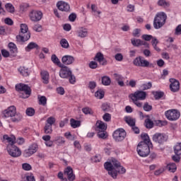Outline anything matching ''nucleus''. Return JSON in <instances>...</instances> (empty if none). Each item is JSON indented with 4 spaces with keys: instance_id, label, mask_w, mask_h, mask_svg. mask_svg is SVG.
Listing matches in <instances>:
<instances>
[{
    "instance_id": "1",
    "label": "nucleus",
    "mask_w": 181,
    "mask_h": 181,
    "mask_svg": "<svg viewBox=\"0 0 181 181\" xmlns=\"http://www.w3.org/2000/svg\"><path fill=\"white\" fill-rule=\"evenodd\" d=\"M29 28L26 24L21 25V32L18 35L16 36V40L18 43H25L30 39V33H29Z\"/></svg>"
},
{
    "instance_id": "2",
    "label": "nucleus",
    "mask_w": 181,
    "mask_h": 181,
    "mask_svg": "<svg viewBox=\"0 0 181 181\" xmlns=\"http://www.w3.org/2000/svg\"><path fill=\"white\" fill-rule=\"evenodd\" d=\"M166 14L163 12L158 13L154 18L153 21V28L155 29H160L165 23H166V19H167Z\"/></svg>"
},
{
    "instance_id": "3",
    "label": "nucleus",
    "mask_w": 181,
    "mask_h": 181,
    "mask_svg": "<svg viewBox=\"0 0 181 181\" xmlns=\"http://www.w3.org/2000/svg\"><path fill=\"white\" fill-rule=\"evenodd\" d=\"M133 64L136 67H155L153 64L150 63L148 60L145 59V57L142 56H139L136 57L133 61Z\"/></svg>"
},
{
    "instance_id": "4",
    "label": "nucleus",
    "mask_w": 181,
    "mask_h": 181,
    "mask_svg": "<svg viewBox=\"0 0 181 181\" xmlns=\"http://www.w3.org/2000/svg\"><path fill=\"white\" fill-rule=\"evenodd\" d=\"M151 146L144 143H139L137 146V153L141 158H146L151 153Z\"/></svg>"
},
{
    "instance_id": "5",
    "label": "nucleus",
    "mask_w": 181,
    "mask_h": 181,
    "mask_svg": "<svg viewBox=\"0 0 181 181\" xmlns=\"http://www.w3.org/2000/svg\"><path fill=\"white\" fill-rule=\"evenodd\" d=\"M7 152L10 156H12V158H19L21 155H22V151L19 149V148L15 144L12 145H7L6 147Z\"/></svg>"
},
{
    "instance_id": "6",
    "label": "nucleus",
    "mask_w": 181,
    "mask_h": 181,
    "mask_svg": "<svg viewBox=\"0 0 181 181\" xmlns=\"http://www.w3.org/2000/svg\"><path fill=\"white\" fill-rule=\"evenodd\" d=\"M16 90L17 91H23L25 95L22 96L23 98H29L30 94H32V90L30 87L26 84L20 83L16 86Z\"/></svg>"
},
{
    "instance_id": "7",
    "label": "nucleus",
    "mask_w": 181,
    "mask_h": 181,
    "mask_svg": "<svg viewBox=\"0 0 181 181\" xmlns=\"http://www.w3.org/2000/svg\"><path fill=\"white\" fill-rule=\"evenodd\" d=\"M165 115L169 121H177L180 118V112L177 110H170L165 112Z\"/></svg>"
},
{
    "instance_id": "8",
    "label": "nucleus",
    "mask_w": 181,
    "mask_h": 181,
    "mask_svg": "<svg viewBox=\"0 0 181 181\" xmlns=\"http://www.w3.org/2000/svg\"><path fill=\"white\" fill-rule=\"evenodd\" d=\"M105 169L108 171V175L113 179H115L118 176V171L115 170V166L112 163H105L104 164Z\"/></svg>"
},
{
    "instance_id": "9",
    "label": "nucleus",
    "mask_w": 181,
    "mask_h": 181,
    "mask_svg": "<svg viewBox=\"0 0 181 181\" xmlns=\"http://www.w3.org/2000/svg\"><path fill=\"white\" fill-rule=\"evenodd\" d=\"M153 141L156 144H158V145H163L168 141V136L163 133H156L153 135Z\"/></svg>"
},
{
    "instance_id": "10",
    "label": "nucleus",
    "mask_w": 181,
    "mask_h": 181,
    "mask_svg": "<svg viewBox=\"0 0 181 181\" xmlns=\"http://www.w3.org/2000/svg\"><path fill=\"white\" fill-rule=\"evenodd\" d=\"M125 136H127V132L124 129H119L114 132L113 138L116 142H121L125 139Z\"/></svg>"
},
{
    "instance_id": "11",
    "label": "nucleus",
    "mask_w": 181,
    "mask_h": 181,
    "mask_svg": "<svg viewBox=\"0 0 181 181\" xmlns=\"http://www.w3.org/2000/svg\"><path fill=\"white\" fill-rule=\"evenodd\" d=\"M56 122V119L53 117H49L47 118L45 124V127L44 128L45 134H52L53 132L52 126Z\"/></svg>"
},
{
    "instance_id": "12",
    "label": "nucleus",
    "mask_w": 181,
    "mask_h": 181,
    "mask_svg": "<svg viewBox=\"0 0 181 181\" xmlns=\"http://www.w3.org/2000/svg\"><path fill=\"white\" fill-rule=\"evenodd\" d=\"M61 69L59 70V76L61 78H69L71 76V70L70 68L64 64L59 66Z\"/></svg>"
},
{
    "instance_id": "13",
    "label": "nucleus",
    "mask_w": 181,
    "mask_h": 181,
    "mask_svg": "<svg viewBox=\"0 0 181 181\" xmlns=\"http://www.w3.org/2000/svg\"><path fill=\"white\" fill-rule=\"evenodd\" d=\"M129 97L131 100H144L146 98V92L137 90L134 93L130 94Z\"/></svg>"
},
{
    "instance_id": "14",
    "label": "nucleus",
    "mask_w": 181,
    "mask_h": 181,
    "mask_svg": "<svg viewBox=\"0 0 181 181\" xmlns=\"http://www.w3.org/2000/svg\"><path fill=\"white\" fill-rule=\"evenodd\" d=\"M29 16L30 21H32L33 22H39V21L42 19L43 13H42V11L33 10L30 13Z\"/></svg>"
},
{
    "instance_id": "15",
    "label": "nucleus",
    "mask_w": 181,
    "mask_h": 181,
    "mask_svg": "<svg viewBox=\"0 0 181 181\" xmlns=\"http://www.w3.org/2000/svg\"><path fill=\"white\" fill-rule=\"evenodd\" d=\"M112 163H113V165L115 168V170L117 171V173L124 175V173L127 172V170L125 169V168L121 166V163H119V161L117 160L115 158H113L112 160Z\"/></svg>"
},
{
    "instance_id": "16",
    "label": "nucleus",
    "mask_w": 181,
    "mask_h": 181,
    "mask_svg": "<svg viewBox=\"0 0 181 181\" xmlns=\"http://www.w3.org/2000/svg\"><path fill=\"white\" fill-rule=\"evenodd\" d=\"M170 90L173 91V93H176L178 90H180V83L179 82V81L175 78H170Z\"/></svg>"
},
{
    "instance_id": "17",
    "label": "nucleus",
    "mask_w": 181,
    "mask_h": 181,
    "mask_svg": "<svg viewBox=\"0 0 181 181\" xmlns=\"http://www.w3.org/2000/svg\"><path fill=\"white\" fill-rule=\"evenodd\" d=\"M16 114V107L15 106H10L8 109L4 110L3 115H4L5 118H12L13 115Z\"/></svg>"
},
{
    "instance_id": "18",
    "label": "nucleus",
    "mask_w": 181,
    "mask_h": 181,
    "mask_svg": "<svg viewBox=\"0 0 181 181\" xmlns=\"http://www.w3.org/2000/svg\"><path fill=\"white\" fill-rule=\"evenodd\" d=\"M57 6L59 11L62 12H69L70 11V5L64 1H59L57 4Z\"/></svg>"
},
{
    "instance_id": "19",
    "label": "nucleus",
    "mask_w": 181,
    "mask_h": 181,
    "mask_svg": "<svg viewBox=\"0 0 181 181\" xmlns=\"http://www.w3.org/2000/svg\"><path fill=\"white\" fill-rule=\"evenodd\" d=\"M94 60H96V62H98V63H100L102 66H106L107 64V60L104 59V54L101 52H98L95 57Z\"/></svg>"
},
{
    "instance_id": "20",
    "label": "nucleus",
    "mask_w": 181,
    "mask_h": 181,
    "mask_svg": "<svg viewBox=\"0 0 181 181\" xmlns=\"http://www.w3.org/2000/svg\"><path fill=\"white\" fill-rule=\"evenodd\" d=\"M132 45L137 47L139 46H145V47H149V43L145 41H143L140 39L132 40Z\"/></svg>"
},
{
    "instance_id": "21",
    "label": "nucleus",
    "mask_w": 181,
    "mask_h": 181,
    "mask_svg": "<svg viewBox=\"0 0 181 181\" xmlns=\"http://www.w3.org/2000/svg\"><path fill=\"white\" fill-rule=\"evenodd\" d=\"M62 62L63 64L69 66L74 63V58L71 55H65L62 58Z\"/></svg>"
},
{
    "instance_id": "22",
    "label": "nucleus",
    "mask_w": 181,
    "mask_h": 181,
    "mask_svg": "<svg viewBox=\"0 0 181 181\" xmlns=\"http://www.w3.org/2000/svg\"><path fill=\"white\" fill-rule=\"evenodd\" d=\"M64 175H66L68 180L70 181H73L74 179H76V175L73 174V168H71V167H67L65 169Z\"/></svg>"
},
{
    "instance_id": "23",
    "label": "nucleus",
    "mask_w": 181,
    "mask_h": 181,
    "mask_svg": "<svg viewBox=\"0 0 181 181\" xmlns=\"http://www.w3.org/2000/svg\"><path fill=\"white\" fill-rule=\"evenodd\" d=\"M3 141H6L8 144V145L13 146L16 142V137L13 135L9 136L8 134H5L3 136Z\"/></svg>"
},
{
    "instance_id": "24",
    "label": "nucleus",
    "mask_w": 181,
    "mask_h": 181,
    "mask_svg": "<svg viewBox=\"0 0 181 181\" xmlns=\"http://www.w3.org/2000/svg\"><path fill=\"white\" fill-rule=\"evenodd\" d=\"M41 78L42 80V83L44 84H49V78L50 75L49 74V71L42 70L40 72Z\"/></svg>"
},
{
    "instance_id": "25",
    "label": "nucleus",
    "mask_w": 181,
    "mask_h": 181,
    "mask_svg": "<svg viewBox=\"0 0 181 181\" xmlns=\"http://www.w3.org/2000/svg\"><path fill=\"white\" fill-rule=\"evenodd\" d=\"M113 77H114L115 81L117 82V84H118V86H119V87H124V86H125V83H124V78H123L122 75L118 74H114Z\"/></svg>"
},
{
    "instance_id": "26",
    "label": "nucleus",
    "mask_w": 181,
    "mask_h": 181,
    "mask_svg": "<svg viewBox=\"0 0 181 181\" xmlns=\"http://www.w3.org/2000/svg\"><path fill=\"white\" fill-rule=\"evenodd\" d=\"M76 33L78 37L81 38L87 37V36H88V30L87 28H78V30L76 31Z\"/></svg>"
},
{
    "instance_id": "27",
    "label": "nucleus",
    "mask_w": 181,
    "mask_h": 181,
    "mask_svg": "<svg viewBox=\"0 0 181 181\" xmlns=\"http://www.w3.org/2000/svg\"><path fill=\"white\" fill-rule=\"evenodd\" d=\"M8 48L10 50V54L13 56V57H15L18 54V47H16V45L13 42H10L8 44Z\"/></svg>"
},
{
    "instance_id": "28",
    "label": "nucleus",
    "mask_w": 181,
    "mask_h": 181,
    "mask_svg": "<svg viewBox=\"0 0 181 181\" xmlns=\"http://www.w3.org/2000/svg\"><path fill=\"white\" fill-rule=\"evenodd\" d=\"M141 139L142 141L140 143L146 144L148 146H152V143L151 142V139H149V136L146 133L141 134Z\"/></svg>"
},
{
    "instance_id": "29",
    "label": "nucleus",
    "mask_w": 181,
    "mask_h": 181,
    "mask_svg": "<svg viewBox=\"0 0 181 181\" xmlns=\"http://www.w3.org/2000/svg\"><path fill=\"white\" fill-rule=\"evenodd\" d=\"M54 142L56 143V145L58 146H62V145L66 144V140H64V137L59 136L54 139Z\"/></svg>"
},
{
    "instance_id": "30",
    "label": "nucleus",
    "mask_w": 181,
    "mask_h": 181,
    "mask_svg": "<svg viewBox=\"0 0 181 181\" xmlns=\"http://www.w3.org/2000/svg\"><path fill=\"white\" fill-rule=\"evenodd\" d=\"M18 71H19L20 74H21L24 77H28V76H29V74H30V71H29V69L25 68V66H21L18 69Z\"/></svg>"
},
{
    "instance_id": "31",
    "label": "nucleus",
    "mask_w": 181,
    "mask_h": 181,
    "mask_svg": "<svg viewBox=\"0 0 181 181\" xmlns=\"http://www.w3.org/2000/svg\"><path fill=\"white\" fill-rule=\"evenodd\" d=\"M37 47H39V46L37 45V44L35 43V42H30V43L28 45V46L25 47V51H26V52H30L32 49H36V48H37Z\"/></svg>"
},
{
    "instance_id": "32",
    "label": "nucleus",
    "mask_w": 181,
    "mask_h": 181,
    "mask_svg": "<svg viewBox=\"0 0 181 181\" xmlns=\"http://www.w3.org/2000/svg\"><path fill=\"white\" fill-rule=\"evenodd\" d=\"M51 60L54 64H57V66H58L59 67H60L63 64H62V62H60V59H59L56 54L52 55Z\"/></svg>"
},
{
    "instance_id": "33",
    "label": "nucleus",
    "mask_w": 181,
    "mask_h": 181,
    "mask_svg": "<svg viewBox=\"0 0 181 181\" xmlns=\"http://www.w3.org/2000/svg\"><path fill=\"white\" fill-rule=\"evenodd\" d=\"M167 169L169 172H171L172 173H175L176 172V169L177 168L176 167V164L174 163H170L168 165H167Z\"/></svg>"
},
{
    "instance_id": "34",
    "label": "nucleus",
    "mask_w": 181,
    "mask_h": 181,
    "mask_svg": "<svg viewBox=\"0 0 181 181\" xmlns=\"http://www.w3.org/2000/svg\"><path fill=\"white\" fill-rule=\"evenodd\" d=\"M70 124H71V127H72V128H78V127H80V125H81V122L80 121L76 120L74 119H70Z\"/></svg>"
},
{
    "instance_id": "35",
    "label": "nucleus",
    "mask_w": 181,
    "mask_h": 181,
    "mask_svg": "<svg viewBox=\"0 0 181 181\" xmlns=\"http://www.w3.org/2000/svg\"><path fill=\"white\" fill-rule=\"evenodd\" d=\"M152 94L154 95L156 100H160V98L165 95V93L162 91H153Z\"/></svg>"
},
{
    "instance_id": "36",
    "label": "nucleus",
    "mask_w": 181,
    "mask_h": 181,
    "mask_svg": "<svg viewBox=\"0 0 181 181\" xmlns=\"http://www.w3.org/2000/svg\"><path fill=\"white\" fill-rule=\"evenodd\" d=\"M97 128L98 131H105L107 129V126H105V123L103 122H98L96 123Z\"/></svg>"
},
{
    "instance_id": "37",
    "label": "nucleus",
    "mask_w": 181,
    "mask_h": 181,
    "mask_svg": "<svg viewBox=\"0 0 181 181\" xmlns=\"http://www.w3.org/2000/svg\"><path fill=\"white\" fill-rule=\"evenodd\" d=\"M102 84H103V86H110V84H111V78L107 76H103Z\"/></svg>"
},
{
    "instance_id": "38",
    "label": "nucleus",
    "mask_w": 181,
    "mask_h": 181,
    "mask_svg": "<svg viewBox=\"0 0 181 181\" xmlns=\"http://www.w3.org/2000/svg\"><path fill=\"white\" fill-rule=\"evenodd\" d=\"M59 43L63 49H69V47H70V45H69V41H67V40H66L65 38H62L60 40Z\"/></svg>"
},
{
    "instance_id": "39",
    "label": "nucleus",
    "mask_w": 181,
    "mask_h": 181,
    "mask_svg": "<svg viewBox=\"0 0 181 181\" xmlns=\"http://www.w3.org/2000/svg\"><path fill=\"white\" fill-rule=\"evenodd\" d=\"M159 43V41H158V39L153 38L151 41V45L155 50L156 52H160V48H159L157 45Z\"/></svg>"
},
{
    "instance_id": "40",
    "label": "nucleus",
    "mask_w": 181,
    "mask_h": 181,
    "mask_svg": "<svg viewBox=\"0 0 181 181\" xmlns=\"http://www.w3.org/2000/svg\"><path fill=\"white\" fill-rule=\"evenodd\" d=\"M125 122H127V124H128V125L132 127L135 126V119L131 117H126Z\"/></svg>"
},
{
    "instance_id": "41",
    "label": "nucleus",
    "mask_w": 181,
    "mask_h": 181,
    "mask_svg": "<svg viewBox=\"0 0 181 181\" xmlns=\"http://www.w3.org/2000/svg\"><path fill=\"white\" fill-rule=\"evenodd\" d=\"M32 155H34V153L29 148V147H28V148L24 150L23 152V156H24V158H30V156H32Z\"/></svg>"
},
{
    "instance_id": "42",
    "label": "nucleus",
    "mask_w": 181,
    "mask_h": 181,
    "mask_svg": "<svg viewBox=\"0 0 181 181\" xmlns=\"http://www.w3.org/2000/svg\"><path fill=\"white\" fill-rule=\"evenodd\" d=\"M38 100L40 105L45 106L47 104V98H46L45 96L38 95Z\"/></svg>"
},
{
    "instance_id": "43",
    "label": "nucleus",
    "mask_w": 181,
    "mask_h": 181,
    "mask_svg": "<svg viewBox=\"0 0 181 181\" xmlns=\"http://www.w3.org/2000/svg\"><path fill=\"white\" fill-rule=\"evenodd\" d=\"M95 97L96 98H98L99 100H101L104 98V92L103 90L99 89L95 93Z\"/></svg>"
},
{
    "instance_id": "44",
    "label": "nucleus",
    "mask_w": 181,
    "mask_h": 181,
    "mask_svg": "<svg viewBox=\"0 0 181 181\" xmlns=\"http://www.w3.org/2000/svg\"><path fill=\"white\" fill-rule=\"evenodd\" d=\"M21 119H22V115L18 113L15 114V115H13L12 117H11V121L13 122H19V121H21Z\"/></svg>"
},
{
    "instance_id": "45",
    "label": "nucleus",
    "mask_w": 181,
    "mask_h": 181,
    "mask_svg": "<svg viewBox=\"0 0 181 181\" xmlns=\"http://www.w3.org/2000/svg\"><path fill=\"white\" fill-rule=\"evenodd\" d=\"M5 8L8 12H10V13H13V12H15V7H13V5L11 3L6 4Z\"/></svg>"
},
{
    "instance_id": "46",
    "label": "nucleus",
    "mask_w": 181,
    "mask_h": 181,
    "mask_svg": "<svg viewBox=\"0 0 181 181\" xmlns=\"http://www.w3.org/2000/svg\"><path fill=\"white\" fill-rule=\"evenodd\" d=\"M91 11L93 15H101V11H98V7L95 4L91 5Z\"/></svg>"
},
{
    "instance_id": "47",
    "label": "nucleus",
    "mask_w": 181,
    "mask_h": 181,
    "mask_svg": "<svg viewBox=\"0 0 181 181\" xmlns=\"http://www.w3.org/2000/svg\"><path fill=\"white\" fill-rule=\"evenodd\" d=\"M98 136L101 139H107V132L105 130H98Z\"/></svg>"
},
{
    "instance_id": "48",
    "label": "nucleus",
    "mask_w": 181,
    "mask_h": 181,
    "mask_svg": "<svg viewBox=\"0 0 181 181\" xmlns=\"http://www.w3.org/2000/svg\"><path fill=\"white\" fill-rule=\"evenodd\" d=\"M158 5H159V6H163V8H168L170 4L169 2L166 1V0H158Z\"/></svg>"
},
{
    "instance_id": "49",
    "label": "nucleus",
    "mask_w": 181,
    "mask_h": 181,
    "mask_svg": "<svg viewBox=\"0 0 181 181\" xmlns=\"http://www.w3.org/2000/svg\"><path fill=\"white\" fill-rule=\"evenodd\" d=\"M175 155H181V143H177L174 147Z\"/></svg>"
},
{
    "instance_id": "50",
    "label": "nucleus",
    "mask_w": 181,
    "mask_h": 181,
    "mask_svg": "<svg viewBox=\"0 0 181 181\" xmlns=\"http://www.w3.org/2000/svg\"><path fill=\"white\" fill-rule=\"evenodd\" d=\"M82 112H83V114H86V115H88V114L89 115H93V114H94V112L90 107L82 108Z\"/></svg>"
},
{
    "instance_id": "51",
    "label": "nucleus",
    "mask_w": 181,
    "mask_h": 181,
    "mask_svg": "<svg viewBox=\"0 0 181 181\" xmlns=\"http://www.w3.org/2000/svg\"><path fill=\"white\" fill-rule=\"evenodd\" d=\"M25 113L28 117H33V115H35V109L33 107H28L25 110Z\"/></svg>"
},
{
    "instance_id": "52",
    "label": "nucleus",
    "mask_w": 181,
    "mask_h": 181,
    "mask_svg": "<svg viewBox=\"0 0 181 181\" xmlns=\"http://www.w3.org/2000/svg\"><path fill=\"white\" fill-rule=\"evenodd\" d=\"M146 127L151 129V128H153V122L151 120V119H146L145 120Z\"/></svg>"
},
{
    "instance_id": "53",
    "label": "nucleus",
    "mask_w": 181,
    "mask_h": 181,
    "mask_svg": "<svg viewBox=\"0 0 181 181\" xmlns=\"http://www.w3.org/2000/svg\"><path fill=\"white\" fill-rule=\"evenodd\" d=\"M141 90H149V88H152V83L148 82L147 83H144L141 86Z\"/></svg>"
},
{
    "instance_id": "54",
    "label": "nucleus",
    "mask_w": 181,
    "mask_h": 181,
    "mask_svg": "<svg viewBox=\"0 0 181 181\" xmlns=\"http://www.w3.org/2000/svg\"><path fill=\"white\" fill-rule=\"evenodd\" d=\"M22 169H23V170H26V171L32 170V165H30V164H29L28 163H23Z\"/></svg>"
},
{
    "instance_id": "55",
    "label": "nucleus",
    "mask_w": 181,
    "mask_h": 181,
    "mask_svg": "<svg viewBox=\"0 0 181 181\" xmlns=\"http://www.w3.org/2000/svg\"><path fill=\"white\" fill-rule=\"evenodd\" d=\"M33 152V153H36L38 146L36 144H33L28 147Z\"/></svg>"
},
{
    "instance_id": "56",
    "label": "nucleus",
    "mask_w": 181,
    "mask_h": 181,
    "mask_svg": "<svg viewBox=\"0 0 181 181\" xmlns=\"http://www.w3.org/2000/svg\"><path fill=\"white\" fill-rule=\"evenodd\" d=\"M143 108L144 111H146V112L152 111V105H149V103H144Z\"/></svg>"
},
{
    "instance_id": "57",
    "label": "nucleus",
    "mask_w": 181,
    "mask_h": 181,
    "mask_svg": "<svg viewBox=\"0 0 181 181\" xmlns=\"http://www.w3.org/2000/svg\"><path fill=\"white\" fill-rule=\"evenodd\" d=\"M28 8H29V4H23L20 6V11L21 12H26V11H28Z\"/></svg>"
},
{
    "instance_id": "58",
    "label": "nucleus",
    "mask_w": 181,
    "mask_h": 181,
    "mask_svg": "<svg viewBox=\"0 0 181 181\" xmlns=\"http://www.w3.org/2000/svg\"><path fill=\"white\" fill-rule=\"evenodd\" d=\"M88 87L91 91H93V90L97 87V83H95V81H90Z\"/></svg>"
},
{
    "instance_id": "59",
    "label": "nucleus",
    "mask_w": 181,
    "mask_h": 181,
    "mask_svg": "<svg viewBox=\"0 0 181 181\" xmlns=\"http://www.w3.org/2000/svg\"><path fill=\"white\" fill-rule=\"evenodd\" d=\"M174 35L176 36H180L181 35V24L178 25L175 30Z\"/></svg>"
},
{
    "instance_id": "60",
    "label": "nucleus",
    "mask_w": 181,
    "mask_h": 181,
    "mask_svg": "<svg viewBox=\"0 0 181 181\" xmlns=\"http://www.w3.org/2000/svg\"><path fill=\"white\" fill-rule=\"evenodd\" d=\"M141 38L144 40H146V42H149V41H151V39H153V37L151 35H143L141 36Z\"/></svg>"
},
{
    "instance_id": "61",
    "label": "nucleus",
    "mask_w": 181,
    "mask_h": 181,
    "mask_svg": "<svg viewBox=\"0 0 181 181\" xmlns=\"http://www.w3.org/2000/svg\"><path fill=\"white\" fill-rule=\"evenodd\" d=\"M115 59L117 62H122V60H124V56H122V54L121 53H117L115 54Z\"/></svg>"
},
{
    "instance_id": "62",
    "label": "nucleus",
    "mask_w": 181,
    "mask_h": 181,
    "mask_svg": "<svg viewBox=\"0 0 181 181\" xmlns=\"http://www.w3.org/2000/svg\"><path fill=\"white\" fill-rule=\"evenodd\" d=\"M156 123L158 127H165V125H168V122L166 121L156 120Z\"/></svg>"
},
{
    "instance_id": "63",
    "label": "nucleus",
    "mask_w": 181,
    "mask_h": 181,
    "mask_svg": "<svg viewBox=\"0 0 181 181\" xmlns=\"http://www.w3.org/2000/svg\"><path fill=\"white\" fill-rule=\"evenodd\" d=\"M64 136H66L67 139H69V141H74V136L71 135L70 132H66Z\"/></svg>"
},
{
    "instance_id": "64",
    "label": "nucleus",
    "mask_w": 181,
    "mask_h": 181,
    "mask_svg": "<svg viewBox=\"0 0 181 181\" xmlns=\"http://www.w3.org/2000/svg\"><path fill=\"white\" fill-rule=\"evenodd\" d=\"M33 29L35 32H42V25H40V24H36L34 25Z\"/></svg>"
}]
</instances>
